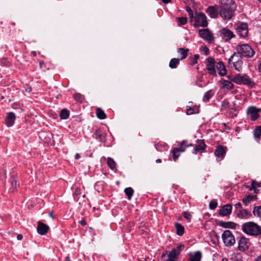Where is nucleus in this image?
Masks as SVG:
<instances>
[{"label":"nucleus","mask_w":261,"mask_h":261,"mask_svg":"<svg viewBox=\"0 0 261 261\" xmlns=\"http://www.w3.org/2000/svg\"><path fill=\"white\" fill-rule=\"evenodd\" d=\"M219 14L224 20L230 19L234 14L236 5L233 0H221Z\"/></svg>","instance_id":"1"},{"label":"nucleus","mask_w":261,"mask_h":261,"mask_svg":"<svg viewBox=\"0 0 261 261\" xmlns=\"http://www.w3.org/2000/svg\"><path fill=\"white\" fill-rule=\"evenodd\" d=\"M242 231L247 235L256 237L261 235V226L257 223L249 221L242 225Z\"/></svg>","instance_id":"2"},{"label":"nucleus","mask_w":261,"mask_h":261,"mask_svg":"<svg viewBox=\"0 0 261 261\" xmlns=\"http://www.w3.org/2000/svg\"><path fill=\"white\" fill-rule=\"evenodd\" d=\"M236 50L242 57L247 58H252L255 54L254 49L248 44L238 45Z\"/></svg>","instance_id":"3"},{"label":"nucleus","mask_w":261,"mask_h":261,"mask_svg":"<svg viewBox=\"0 0 261 261\" xmlns=\"http://www.w3.org/2000/svg\"><path fill=\"white\" fill-rule=\"evenodd\" d=\"M232 82L238 84L247 85L251 87L254 85V83L252 82L247 75H241L238 74L234 76Z\"/></svg>","instance_id":"4"},{"label":"nucleus","mask_w":261,"mask_h":261,"mask_svg":"<svg viewBox=\"0 0 261 261\" xmlns=\"http://www.w3.org/2000/svg\"><path fill=\"white\" fill-rule=\"evenodd\" d=\"M222 238L226 246L230 247L236 243L235 238L232 232L229 230H225L222 234Z\"/></svg>","instance_id":"5"},{"label":"nucleus","mask_w":261,"mask_h":261,"mask_svg":"<svg viewBox=\"0 0 261 261\" xmlns=\"http://www.w3.org/2000/svg\"><path fill=\"white\" fill-rule=\"evenodd\" d=\"M208 24L206 15L203 13H197L195 17V27H206Z\"/></svg>","instance_id":"6"},{"label":"nucleus","mask_w":261,"mask_h":261,"mask_svg":"<svg viewBox=\"0 0 261 261\" xmlns=\"http://www.w3.org/2000/svg\"><path fill=\"white\" fill-rule=\"evenodd\" d=\"M236 30L238 34L242 38H245L248 34V25L246 22H240L236 24Z\"/></svg>","instance_id":"7"},{"label":"nucleus","mask_w":261,"mask_h":261,"mask_svg":"<svg viewBox=\"0 0 261 261\" xmlns=\"http://www.w3.org/2000/svg\"><path fill=\"white\" fill-rule=\"evenodd\" d=\"M184 248V245H179L176 248L173 249L168 255L167 261H177L178 256L180 253L181 248Z\"/></svg>","instance_id":"8"},{"label":"nucleus","mask_w":261,"mask_h":261,"mask_svg":"<svg viewBox=\"0 0 261 261\" xmlns=\"http://www.w3.org/2000/svg\"><path fill=\"white\" fill-rule=\"evenodd\" d=\"M238 239V249L241 251H245L248 249L250 245L249 240L245 237H241Z\"/></svg>","instance_id":"9"},{"label":"nucleus","mask_w":261,"mask_h":261,"mask_svg":"<svg viewBox=\"0 0 261 261\" xmlns=\"http://www.w3.org/2000/svg\"><path fill=\"white\" fill-rule=\"evenodd\" d=\"M199 36L204 40L211 43L214 38L213 34L208 29H201L199 31Z\"/></svg>","instance_id":"10"},{"label":"nucleus","mask_w":261,"mask_h":261,"mask_svg":"<svg viewBox=\"0 0 261 261\" xmlns=\"http://www.w3.org/2000/svg\"><path fill=\"white\" fill-rule=\"evenodd\" d=\"M220 35L225 41H228L235 37L233 33L226 28H223L220 31Z\"/></svg>","instance_id":"11"},{"label":"nucleus","mask_w":261,"mask_h":261,"mask_svg":"<svg viewBox=\"0 0 261 261\" xmlns=\"http://www.w3.org/2000/svg\"><path fill=\"white\" fill-rule=\"evenodd\" d=\"M259 112L260 109L254 106L249 107L247 110V113L250 116V119L252 121L256 120L259 117Z\"/></svg>","instance_id":"12"},{"label":"nucleus","mask_w":261,"mask_h":261,"mask_svg":"<svg viewBox=\"0 0 261 261\" xmlns=\"http://www.w3.org/2000/svg\"><path fill=\"white\" fill-rule=\"evenodd\" d=\"M215 59L212 58L207 59L206 69L208 73L211 75L216 74V70L215 68Z\"/></svg>","instance_id":"13"},{"label":"nucleus","mask_w":261,"mask_h":261,"mask_svg":"<svg viewBox=\"0 0 261 261\" xmlns=\"http://www.w3.org/2000/svg\"><path fill=\"white\" fill-rule=\"evenodd\" d=\"M232 211V205L230 204H226L223 206L219 210V215L221 216H229Z\"/></svg>","instance_id":"14"},{"label":"nucleus","mask_w":261,"mask_h":261,"mask_svg":"<svg viewBox=\"0 0 261 261\" xmlns=\"http://www.w3.org/2000/svg\"><path fill=\"white\" fill-rule=\"evenodd\" d=\"M225 153L226 149L222 145H219L217 147L215 152V154L219 160H221L224 159Z\"/></svg>","instance_id":"15"},{"label":"nucleus","mask_w":261,"mask_h":261,"mask_svg":"<svg viewBox=\"0 0 261 261\" xmlns=\"http://www.w3.org/2000/svg\"><path fill=\"white\" fill-rule=\"evenodd\" d=\"M37 229L38 233L41 235H44L48 232L49 226L42 222L39 221Z\"/></svg>","instance_id":"16"},{"label":"nucleus","mask_w":261,"mask_h":261,"mask_svg":"<svg viewBox=\"0 0 261 261\" xmlns=\"http://www.w3.org/2000/svg\"><path fill=\"white\" fill-rule=\"evenodd\" d=\"M236 215L240 219H246L251 216V213L247 209H241L237 212Z\"/></svg>","instance_id":"17"},{"label":"nucleus","mask_w":261,"mask_h":261,"mask_svg":"<svg viewBox=\"0 0 261 261\" xmlns=\"http://www.w3.org/2000/svg\"><path fill=\"white\" fill-rule=\"evenodd\" d=\"M15 120V115L13 112H10L8 114L6 118V124L7 126L10 127L12 126Z\"/></svg>","instance_id":"18"},{"label":"nucleus","mask_w":261,"mask_h":261,"mask_svg":"<svg viewBox=\"0 0 261 261\" xmlns=\"http://www.w3.org/2000/svg\"><path fill=\"white\" fill-rule=\"evenodd\" d=\"M216 67L220 76L226 75L227 70L222 61H219L217 63Z\"/></svg>","instance_id":"19"},{"label":"nucleus","mask_w":261,"mask_h":261,"mask_svg":"<svg viewBox=\"0 0 261 261\" xmlns=\"http://www.w3.org/2000/svg\"><path fill=\"white\" fill-rule=\"evenodd\" d=\"M206 145L203 140H199L193 149V153L196 154L198 152L203 151Z\"/></svg>","instance_id":"20"},{"label":"nucleus","mask_w":261,"mask_h":261,"mask_svg":"<svg viewBox=\"0 0 261 261\" xmlns=\"http://www.w3.org/2000/svg\"><path fill=\"white\" fill-rule=\"evenodd\" d=\"M206 12L208 14L210 17L213 18L217 17L218 14V9L215 6L208 7L206 10Z\"/></svg>","instance_id":"21"},{"label":"nucleus","mask_w":261,"mask_h":261,"mask_svg":"<svg viewBox=\"0 0 261 261\" xmlns=\"http://www.w3.org/2000/svg\"><path fill=\"white\" fill-rule=\"evenodd\" d=\"M222 85L221 88L230 90L233 89L234 85L230 82L225 80H221L220 81Z\"/></svg>","instance_id":"22"},{"label":"nucleus","mask_w":261,"mask_h":261,"mask_svg":"<svg viewBox=\"0 0 261 261\" xmlns=\"http://www.w3.org/2000/svg\"><path fill=\"white\" fill-rule=\"evenodd\" d=\"M218 224L223 227L227 228H231L234 229L236 227L237 224L233 222H224V221H220Z\"/></svg>","instance_id":"23"},{"label":"nucleus","mask_w":261,"mask_h":261,"mask_svg":"<svg viewBox=\"0 0 261 261\" xmlns=\"http://www.w3.org/2000/svg\"><path fill=\"white\" fill-rule=\"evenodd\" d=\"M256 199V195H248L243 198L242 202L245 206H247L251 201H254Z\"/></svg>","instance_id":"24"},{"label":"nucleus","mask_w":261,"mask_h":261,"mask_svg":"<svg viewBox=\"0 0 261 261\" xmlns=\"http://www.w3.org/2000/svg\"><path fill=\"white\" fill-rule=\"evenodd\" d=\"M242 56L236 53H233L228 60V64L231 65L234 62H237L242 59Z\"/></svg>","instance_id":"25"},{"label":"nucleus","mask_w":261,"mask_h":261,"mask_svg":"<svg viewBox=\"0 0 261 261\" xmlns=\"http://www.w3.org/2000/svg\"><path fill=\"white\" fill-rule=\"evenodd\" d=\"M192 146L191 144H188V142L186 140H184L180 144L179 146L176 148L177 149L179 152H184L185 151L186 149L189 147Z\"/></svg>","instance_id":"26"},{"label":"nucleus","mask_w":261,"mask_h":261,"mask_svg":"<svg viewBox=\"0 0 261 261\" xmlns=\"http://www.w3.org/2000/svg\"><path fill=\"white\" fill-rule=\"evenodd\" d=\"M201 253L200 251H196L193 254H191L189 261H200Z\"/></svg>","instance_id":"27"},{"label":"nucleus","mask_w":261,"mask_h":261,"mask_svg":"<svg viewBox=\"0 0 261 261\" xmlns=\"http://www.w3.org/2000/svg\"><path fill=\"white\" fill-rule=\"evenodd\" d=\"M189 50V49H185L181 47L179 48L177 50V53L180 55V58L179 59L182 60L186 59L188 56V53Z\"/></svg>","instance_id":"28"},{"label":"nucleus","mask_w":261,"mask_h":261,"mask_svg":"<svg viewBox=\"0 0 261 261\" xmlns=\"http://www.w3.org/2000/svg\"><path fill=\"white\" fill-rule=\"evenodd\" d=\"M95 139L100 142H105L106 138L105 136L102 134L99 130H96L95 132Z\"/></svg>","instance_id":"29"},{"label":"nucleus","mask_w":261,"mask_h":261,"mask_svg":"<svg viewBox=\"0 0 261 261\" xmlns=\"http://www.w3.org/2000/svg\"><path fill=\"white\" fill-rule=\"evenodd\" d=\"M214 93L212 90L207 91L203 95V101L205 102H208L214 95Z\"/></svg>","instance_id":"30"},{"label":"nucleus","mask_w":261,"mask_h":261,"mask_svg":"<svg viewBox=\"0 0 261 261\" xmlns=\"http://www.w3.org/2000/svg\"><path fill=\"white\" fill-rule=\"evenodd\" d=\"M180 59L177 58H173L171 59L169 62V66L171 69L176 68L179 64Z\"/></svg>","instance_id":"31"},{"label":"nucleus","mask_w":261,"mask_h":261,"mask_svg":"<svg viewBox=\"0 0 261 261\" xmlns=\"http://www.w3.org/2000/svg\"><path fill=\"white\" fill-rule=\"evenodd\" d=\"M187 114L188 115H192L198 113V108L196 106L193 107L187 106Z\"/></svg>","instance_id":"32"},{"label":"nucleus","mask_w":261,"mask_h":261,"mask_svg":"<svg viewBox=\"0 0 261 261\" xmlns=\"http://www.w3.org/2000/svg\"><path fill=\"white\" fill-rule=\"evenodd\" d=\"M175 227L177 234L179 236H182L184 233V227L179 223H176L175 224Z\"/></svg>","instance_id":"33"},{"label":"nucleus","mask_w":261,"mask_h":261,"mask_svg":"<svg viewBox=\"0 0 261 261\" xmlns=\"http://www.w3.org/2000/svg\"><path fill=\"white\" fill-rule=\"evenodd\" d=\"M254 136L255 140L258 142L261 136V126H258L255 129Z\"/></svg>","instance_id":"34"},{"label":"nucleus","mask_w":261,"mask_h":261,"mask_svg":"<svg viewBox=\"0 0 261 261\" xmlns=\"http://www.w3.org/2000/svg\"><path fill=\"white\" fill-rule=\"evenodd\" d=\"M96 116L100 119H104L106 118V115L104 111L100 108H97L96 110Z\"/></svg>","instance_id":"35"},{"label":"nucleus","mask_w":261,"mask_h":261,"mask_svg":"<svg viewBox=\"0 0 261 261\" xmlns=\"http://www.w3.org/2000/svg\"><path fill=\"white\" fill-rule=\"evenodd\" d=\"M69 111L66 109H63L61 111L60 117L62 119H66L69 117Z\"/></svg>","instance_id":"36"},{"label":"nucleus","mask_w":261,"mask_h":261,"mask_svg":"<svg viewBox=\"0 0 261 261\" xmlns=\"http://www.w3.org/2000/svg\"><path fill=\"white\" fill-rule=\"evenodd\" d=\"M107 164L110 169L113 170L116 168V163L114 160L110 157H109L107 159Z\"/></svg>","instance_id":"37"},{"label":"nucleus","mask_w":261,"mask_h":261,"mask_svg":"<svg viewBox=\"0 0 261 261\" xmlns=\"http://www.w3.org/2000/svg\"><path fill=\"white\" fill-rule=\"evenodd\" d=\"M124 193L127 196L128 199L130 200L134 193V190L130 187L126 188L124 189Z\"/></svg>","instance_id":"38"},{"label":"nucleus","mask_w":261,"mask_h":261,"mask_svg":"<svg viewBox=\"0 0 261 261\" xmlns=\"http://www.w3.org/2000/svg\"><path fill=\"white\" fill-rule=\"evenodd\" d=\"M232 64L233 65V67L234 68V69L236 70H237L238 71H240L242 70V64H243V62H242V59L237 62H234V63H233Z\"/></svg>","instance_id":"39"},{"label":"nucleus","mask_w":261,"mask_h":261,"mask_svg":"<svg viewBox=\"0 0 261 261\" xmlns=\"http://www.w3.org/2000/svg\"><path fill=\"white\" fill-rule=\"evenodd\" d=\"M253 214L254 216L261 218V206H254Z\"/></svg>","instance_id":"40"},{"label":"nucleus","mask_w":261,"mask_h":261,"mask_svg":"<svg viewBox=\"0 0 261 261\" xmlns=\"http://www.w3.org/2000/svg\"><path fill=\"white\" fill-rule=\"evenodd\" d=\"M10 182L11 183L12 188L13 189H15L17 188V186H18V184H17V180L15 177L13 176L11 177L10 179Z\"/></svg>","instance_id":"41"},{"label":"nucleus","mask_w":261,"mask_h":261,"mask_svg":"<svg viewBox=\"0 0 261 261\" xmlns=\"http://www.w3.org/2000/svg\"><path fill=\"white\" fill-rule=\"evenodd\" d=\"M171 153L172 154V156L174 161H176V160L180 155V152H179L178 150L176 148H174L172 150Z\"/></svg>","instance_id":"42"},{"label":"nucleus","mask_w":261,"mask_h":261,"mask_svg":"<svg viewBox=\"0 0 261 261\" xmlns=\"http://www.w3.org/2000/svg\"><path fill=\"white\" fill-rule=\"evenodd\" d=\"M187 22V18L186 17H178L177 18L178 25L180 26L185 25Z\"/></svg>","instance_id":"43"},{"label":"nucleus","mask_w":261,"mask_h":261,"mask_svg":"<svg viewBox=\"0 0 261 261\" xmlns=\"http://www.w3.org/2000/svg\"><path fill=\"white\" fill-rule=\"evenodd\" d=\"M74 99L80 102H82L84 99L83 96L80 93H76L73 95Z\"/></svg>","instance_id":"44"},{"label":"nucleus","mask_w":261,"mask_h":261,"mask_svg":"<svg viewBox=\"0 0 261 261\" xmlns=\"http://www.w3.org/2000/svg\"><path fill=\"white\" fill-rule=\"evenodd\" d=\"M199 58V55L198 54L195 55L194 57L192 58V63L191 65L192 66H194L195 64L197 63L198 59Z\"/></svg>","instance_id":"45"},{"label":"nucleus","mask_w":261,"mask_h":261,"mask_svg":"<svg viewBox=\"0 0 261 261\" xmlns=\"http://www.w3.org/2000/svg\"><path fill=\"white\" fill-rule=\"evenodd\" d=\"M218 203L216 201H211L209 203L210 208L211 210H215L217 206Z\"/></svg>","instance_id":"46"},{"label":"nucleus","mask_w":261,"mask_h":261,"mask_svg":"<svg viewBox=\"0 0 261 261\" xmlns=\"http://www.w3.org/2000/svg\"><path fill=\"white\" fill-rule=\"evenodd\" d=\"M183 216L185 218L189 220V221H191L192 218V215L191 214L189 213L188 212H184L183 214Z\"/></svg>","instance_id":"47"},{"label":"nucleus","mask_w":261,"mask_h":261,"mask_svg":"<svg viewBox=\"0 0 261 261\" xmlns=\"http://www.w3.org/2000/svg\"><path fill=\"white\" fill-rule=\"evenodd\" d=\"M259 187V184L255 180H252L251 181V188L250 189L251 190L252 189L255 190L256 188Z\"/></svg>","instance_id":"48"},{"label":"nucleus","mask_w":261,"mask_h":261,"mask_svg":"<svg viewBox=\"0 0 261 261\" xmlns=\"http://www.w3.org/2000/svg\"><path fill=\"white\" fill-rule=\"evenodd\" d=\"M186 9L190 17H193V12L191 8L190 7H187Z\"/></svg>","instance_id":"49"},{"label":"nucleus","mask_w":261,"mask_h":261,"mask_svg":"<svg viewBox=\"0 0 261 261\" xmlns=\"http://www.w3.org/2000/svg\"><path fill=\"white\" fill-rule=\"evenodd\" d=\"M229 105V102L227 100H224L222 102V106L225 108H226Z\"/></svg>","instance_id":"50"},{"label":"nucleus","mask_w":261,"mask_h":261,"mask_svg":"<svg viewBox=\"0 0 261 261\" xmlns=\"http://www.w3.org/2000/svg\"><path fill=\"white\" fill-rule=\"evenodd\" d=\"M234 207L237 209L238 208H242V205L240 202H238L236 204H234Z\"/></svg>","instance_id":"51"},{"label":"nucleus","mask_w":261,"mask_h":261,"mask_svg":"<svg viewBox=\"0 0 261 261\" xmlns=\"http://www.w3.org/2000/svg\"><path fill=\"white\" fill-rule=\"evenodd\" d=\"M23 236L21 234H18L17 236V239L19 241H20L22 239Z\"/></svg>","instance_id":"52"},{"label":"nucleus","mask_w":261,"mask_h":261,"mask_svg":"<svg viewBox=\"0 0 261 261\" xmlns=\"http://www.w3.org/2000/svg\"><path fill=\"white\" fill-rule=\"evenodd\" d=\"M80 223L83 226H85L86 225V222L85 220H82L81 221H80Z\"/></svg>","instance_id":"53"},{"label":"nucleus","mask_w":261,"mask_h":261,"mask_svg":"<svg viewBox=\"0 0 261 261\" xmlns=\"http://www.w3.org/2000/svg\"><path fill=\"white\" fill-rule=\"evenodd\" d=\"M75 193L76 195L80 194V190L79 189H77V188L75 190Z\"/></svg>","instance_id":"54"},{"label":"nucleus","mask_w":261,"mask_h":261,"mask_svg":"<svg viewBox=\"0 0 261 261\" xmlns=\"http://www.w3.org/2000/svg\"><path fill=\"white\" fill-rule=\"evenodd\" d=\"M227 78L230 81H232V80L234 78V76H231V75H228L227 76Z\"/></svg>","instance_id":"55"},{"label":"nucleus","mask_w":261,"mask_h":261,"mask_svg":"<svg viewBox=\"0 0 261 261\" xmlns=\"http://www.w3.org/2000/svg\"><path fill=\"white\" fill-rule=\"evenodd\" d=\"M254 261H261V255L258 256L255 260Z\"/></svg>","instance_id":"56"},{"label":"nucleus","mask_w":261,"mask_h":261,"mask_svg":"<svg viewBox=\"0 0 261 261\" xmlns=\"http://www.w3.org/2000/svg\"><path fill=\"white\" fill-rule=\"evenodd\" d=\"M80 157H81V156L79 153H76V154L75 155V158L76 159H79L80 158Z\"/></svg>","instance_id":"57"},{"label":"nucleus","mask_w":261,"mask_h":261,"mask_svg":"<svg viewBox=\"0 0 261 261\" xmlns=\"http://www.w3.org/2000/svg\"><path fill=\"white\" fill-rule=\"evenodd\" d=\"M163 3H164V4H168L169 3L171 0H162Z\"/></svg>","instance_id":"58"},{"label":"nucleus","mask_w":261,"mask_h":261,"mask_svg":"<svg viewBox=\"0 0 261 261\" xmlns=\"http://www.w3.org/2000/svg\"><path fill=\"white\" fill-rule=\"evenodd\" d=\"M49 216L52 218H54V214H53V212H50L49 213Z\"/></svg>","instance_id":"59"},{"label":"nucleus","mask_w":261,"mask_h":261,"mask_svg":"<svg viewBox=\"0 0 261 261\" xmlns=\"http://www.w3.org/2000/svg\"><path fill=\"white\" fill-rule=\"evenodd\" d=\"M44 64V63L43 62H40V64H39V65H40V68H42V65Z\"/></svg>","instance_id":"60"},{"label":"nucleus","mask_w":261,"mask_h":261,"mask_svg":"<svg viewBox=\"0 0 261 261\" xmlns=\"http://www.w3.org/2000/svg\"><path fill=\"white\" fill-rule=\"evenodd\" d=\"M31 54H32V55L33 56H34V57L36 56V53L35 51H32V52L31 53Z\"/></svg>","instance_id":"61"},{"label":"nucleus","mask_w":261,"mask_h":261,"mask_svg":"<svg viewBox=\"0 0 261 261\" xmlns=\"http://www.w3.org/2000/svg\"><path fill=\"white\" fill-rule=\"evenodd\" d=\"M161 162H162V161H161V159H157V160H156V163H161Z\"/></svg>","instance_id":"62"},{"label":"nucleus","mask_w":261,"mask_h":261,"mask_svg":"<svg viewBox=\"0 0 261 261\" xmlns=\"http://www.w3.org/2000/svg\"><path fill=\"white\" fill-rule=\"evenodd\" d=\"M205 49V52L206 54L207 55L208 54L207 52H208V48L206 47Z\"/></svg>","instance_id":"63"},{"label":"nucleus","mask_w":261,"mask_h":261,"mask_svg":"<svg viewBox=\"0 0 261 261\" xmlns=\"http://www.w3.org/2000/svg\"><path fill=\"white\" fill-rule=\"evenodd\" d=\"M221 261H228V260L226 258H222Z\"/></svg>","instance_id":"64"}]
</instances>
